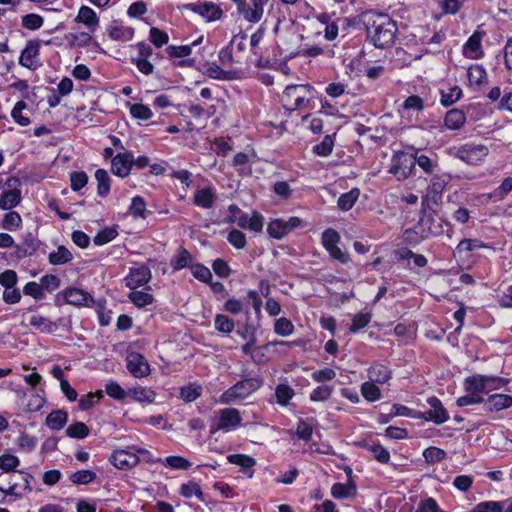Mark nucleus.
I'll use <instances>...</instances> for the list:
<instances>
[{"label": "nucleus", "instance_id": "nucleus-63", "mask_svg": "<svg viewBox=\"0 0 512 512\" xmlns=\"http://www.w3.org/2000/svg\"><path fill=\"white\" fill-rule=\"evenodd\" d=\"M371 321V315L369 313L356 314L352 319V324L349 327L351 333H356L359 330L366 327Z\"/></svg>", "mask_w": 512, "mask_h": 512}, {"label": "nucleus", "instance_id": "nucleus-30", "mask_svg": "<svg viewBox=\"0 0 512 512\" xmlns=\"http://www.w3.org/2000/svg\"><path fill=\"white\" fill-rule=\"evenodd\" d=\"M68 41L72 46L87 47L93 45L96 51L102 50L100 45L93 41L92 36L87 32L72 33L69 35Z\"/></svg>", "mask_w": 512, "mask_h": 512}, {"label": "nucleus", "instance_id": "nucleus-18", "mask_svg": "<svg viewBox=\"0 0 512 512\" xmlns=\"http://www.w3.org/2000/svg\"><path fill=\"white\" fill-rule=\"evenodd\" d=\"M264 217L257 211H253L249 216L240 210L238 217V226L242 229H248L253 232H260L263 229Z\"/></svg>", "mask_w": 512, "mask_h": 512}, {"label": "nucleus", "instance_id": "nucleus-31", "mask_svg": "<svg viewBox=\"0 0 512 512\" xmlns=\"http://www.w3.org/2000/svg\"><path fill=\"white\" fill-rule=\"evenodd\" d=\"M203 392V388L196 382L189 383L179 389V397L186 403H190L198 399Z\"/></svg>", "mask_w": 512, "mask_h": 512}, {"label": "nucleus", "instance_id": "nucleus-44", "mask_svg": "<svg viewBox=\"0 0 512 512\" xmlns=\"http://www.w3.org/2000/svg\"><path fill=\"white\" fill-rule=\"evenodd\" d=\"M512 191V177L505 178L499 187L489 194L494 202L502 201Z\"/></svg>", "mask_w": 512, "mask_h": 512}, {"label": "nucleus", "instance_id": "nucleus-2", "mask_svg": "<svg viewBox=\"0 0 512 512\" xmlns=\"http://www.w3.org/2000/svg\"><path fill=\"white\" fill-rule=\"evenodd\" d=\"M313 88L308 84L289 85L281 95V103L288 111L306 108L312 96Z\"/></svg>", "mask_w": 512, "mask_h": 512}, {"label": "nucleus", "instance_id": "nucleus-32", "mask_svg": "<svg viewBox=\"0 0 512 512\" xmlns=\"http://www.w3.org/2000/svg\"><path fill=\"white\" fill-rule=\"evenodd\" d=\"M29 324L42 333H52L57 329L55 323L39 314L32 315Z\"/></svg>", "mask_w": 512, "mask_h": 512}, {"label": "nucleus", "instance_id": "nucleus-36", "mask_svg": "<svg viewBox=\"0 0 512 512\" xmlns=\"http://www.w3.org/2000/svg\"><path fill=\"white\" fill-rule=\"evenodd\" d=\"M14 247L16 256L24 258L36 252L38 245L36 240L31 235H28L22 244L14 245Z\"/></svg>", "mask_w": 512, "mask_h": 512}, {"label": "nucleus", "instance_id": "nucleus-61", "mask_svg": "<svg viewBox=\"0 0 512 512\" xmlns=\"http://www.w3.org/2000/svg\"><path fill=\"white\" fill-rule=\"evenodd\" d=\"M43 23V17L38 14L30 13L22 17V26L28 30H38Z\"/></svg>", "mask_w": 512, "mask_h": 512}, {"label": "nucleus", "instance_id": "nucleus-62", "mask_svg": "<svg viewBox=\"0 0 512 512\" xmlns=\"http://www.w3.org/2000/svg\"><path fill=\"white\" fill-rule=\"evenodd\" d=\"M423 457L428 463H437L446 458V452L438 447H428L423 451Z\"/></svg>", "mask_w": 512, "mask_h": 512}, {"label": "nucleus", "instance_id": "nucleus-5", "mask_svg": "<svg viewBox=\"0 0 512 512\" xmlns=\"http://www.w3.org/2000/svg\"><path fill=\"white\" fill-rule=\"evenodd\" d=\"M340 240L339 233L333 228H328L322 233V245L328 251L330 257L342 264H347L350 261V255L338 246Z\"/></svg>", "mask_w": 512, "mask_h": 512}, {"label": "nucleus", "instance_id": "nucleus-9", "mask_svg": "<svg viewBox=\"0 0 512 512\" xmlns=\"http://www.w3.org/2000/svg\"><path fill=\"white\" fill-rule=\"evenodd\" d=\"M242 422V417L236 408H224L217 412L216 430L230 431L237 428Z\"/></svg>", "mask_w": 512, "mask_h": 512}, {"label": "nucleus", "instance_id": "nucleus-45", "mask_svg": "<svg viewBox=\"0 0 512 512\" xmlns=\"http://www.w3.org/2000/svg\"><path fill=\"white\" fill-rule=\"evenodd\" d=\"M97 475L93 470L82 469L72 473L69 476V479L72 483L80 485V484H88L96 479Z\"/></svg>", "mask_w": 512, "mask_h": 512}, {"label": "nucleus", "instance_id": "nucleus-54", "mask_svg": "<svg viewBox=\"0 0 512 512\" xmlns=\"http://www.w3.org/2000/svg\"><path fill=\"white\" fill-rule=\"evenodd\" d=\"M130 114L133 118L143 121L149 120L153 116V113L148 106L138 103L130 105Z\"/></svg>", "mask_w": 512, "mask_h": 512}, {"label": "nucleus", "instance_id": "nucleus-56", "mask_svg": "<svg viewBox=\"0 0 512 512\" xmlns=\"http://www.w3.org/2000/svg\"><path fill=\"white\" fill-rule=\"evenodd\" d=\"M229 46L232 47L235 55H240L243 58V54L247 49V35L242 32L235 35L230 41Z\"/></svg>", "mask_w": 512, "mask_h": 512}, {"label": "nucleus", "instance_id": "nucleus-19", "mask_svg": "<svg viewBox=\"0 0 512 512\" xmlns=\"http://www.w3.org/2000/svg\"><path fill=\"white\" fill-rule=\"evenodd\" d=\"M510 407H512V396L508 394H492L485 401V409L489 412H499Z\"/></svg>", "mask_w": 512, "mask_h": 512}, {"label": "nucleus", "instance_id": "nucleus-13", "mask_svg": "<svg viewBox=\"0 0 512 512\" xmlns=\"http://www.w3.org/2000/svg\"><path fill=\"white\" fill-rule=\"evenodd\" d=\"M133 163L134 156L132 152H120L111 160V171L114 175L125 178L130 174Z\"/></svg>", "mask_w": 512, "mask_h": 512}, {"label": "nucleus", "instance_id": "nucleus-17", "mask_svg": "<svg viewBox=\"0 0 512 512\" xmlns=\"http://www.w3.org/2000/svg\"><path fill=\"white\" fill-rule=\"evenodd\" d=\"M189 6L192 11L204 17L207 21L219 20L223 15L221 8L212 2L190 4Z\"/></svg>", "mask_w": 512, "mask_h": 512}, {"label": "nucleus", "instance_id": "nucleus-35", "mask_svg": "<svg viewBox=\"0 0 512 512\" xmlns=\"http://www.w3.org/2000/svg\"><path fill=\"white\" fill-rule=\"evenodd\" d=\"M73 255L65 246L61 245L56 251L50 252L48 261L51 265H63L72 261Z\"/></svg>", "mask_w": 512, "mask_h": 512}, {"label": "nucleus", "instance_id": "nucleus-22", "mask_svg": "<svg viewBox=\"0 0 512 512\" xmlns=\"http://www.w3.org/2000/svg\"><path fill=\"white\" fill-rule=\"evenodd\" d=\"M368 378L377 384H386L392 378V370L387 365L376 362L368 369Z\"/></svg>", "mask_w": 512, "mask_h": 512}, {"label": "nucleus", "instance_id": "nucleus-8", "mask_svg": "<svg viewBox=\"0 0 512 512\" xmlns=\"http://www.w3.org/2000/svg\"><path fill=\"white\" fill-rule=\"evenodd\" d=\"M19 184L17 178H9L6 181L8 186L7 190L2 191L0 195V209L1 210H12L17 207L22 199L21 190L16 187Z\"/></svg>", "mask_w": 512, "mask_h": 512}, {"label": "nucleus", "instance_id": "nucleus-37", "mask_svg": "<svg viewBox=\"0 0 512 512\" xmlns=\"http://www.w3.org/2000/svg\"><path fill=\"white\" fill-rule=\"evenodd\" d=\"M97 181V193L100 197H106L110 192V177L104 169H98L95 172Z\"/></svg>", "mask_w": 512, "mask_h": 512}, {"label": "nucleus", "instance_id": "nucleus-60", "mask_svg": "<svg viewBox=\"0 0 512 512\" xmlns=\"http://www.w3.org/2000/svg\"><path fill=\"white\" fill-rule=\"evenodd\" d=\"M146 212V203L141 196H135L132 198L131 205L129 207V213L134 218H144Z\"/></svg>", "mask_w": 512, "mask_h": 512}, {"label": "nucleus", "instance_id": "nucleus-46", "mask_svg": "<svg viewBox=\"0 0 512 512\" xmlns=\"http://www.w3.org/2000/svg\"><path fill=\"white\" fill-rule=\"evenodd\" d=\"M462 96V89L459 86H453L448 91L441 90L440 102L443 106L449 107L458 101Z\"/></svg>", "mask_w": 512, "mask_h": 512}, {"label": "nucleus", "instance_id": "nucleus-52", "mask_svg": "<svg viewBox=\"0 0 512 512\" xmlns=\"http://www.w3.org/2000/svg\"><path fill=\"white\" fill-rule=\"evenodd\" d=\"M480 248H488V245L478 239H463L457 245L456 250L459 253H467Z\"/></svg>", "mask_w": 512, "mask_h": 512}, {"label": "nucleus", "instance_id": "nucleus-41", "mask_svg": "<svg viewBox=\"0 0 512 512\" xmlns=\"http://www.w3.org/2000/svg\"><path fill=\"white\" fill-rule=\"evenodd\" d=\"M267 232L272 238L275 239H282L289 233L287 225L284 223L283 219H275L271 221L268 224Z\"/></svg>", "mask_w": 512, "mask_h": 512}, {"label": "nucleus", "instance_id": "nucleus-47", "mask_svg": "<svg viewBox=\"0 0 512 512\" xmlns=\"http://www.w3.org/2000/svg\"><path fill=\"white\" fill-rule=\"evenodd\" d=\"M26 108L27 103L23 100H20L15 104V106L11 110L12 119L22 127H26L30 124V118L22 114V111Z\"/></svg>", "mask_w": 512, "mask_h": 512}, {"label": "nucleus", "instance_id": "nucleus-16", "mask_svg": "<svg viewBox=\"0 0 512 512\" xmlns=\"http://www.w3.org/2000/svg\"><path fill=\"white\" fill-rule=\"evenodd\" d=\"M127 369L136 378L146 377L150 374V365L139 353H130L127 356Z\"/></svg>", "mask_w": 512, "mask_h": 512}, {"label": "nucleus", "instance_id": "nucleus-7", "mask_svg": "<svg viewBox=\"0 0 512 512\" xmlns=\"http://www.w3.org/2000/svg\"><path fill=\"white\" fill-rule=\"evenodd\" d=\"M146 449L139 448L130 450H116L114 451L109 460L118 469L129 470L137 466L140 462L138 454H148Z\"/></svg>", "mask_w": 512, "mask_h": 512}, {"label": "nucleus", "instance_id": "nucleus-26", "mask_svg": "<svg viewBox=\"0 0 512 512\" xmlns=\"http://www.w3.org/2000/svg\"><path fill=\"white\" fill-rule=\"evenodd\" d=\"M465 122V113L457 108L449 110L444 117V124L450 130H459Z\"/></svg>", "mask_w": 512, "mask_h": 512}, {"label": "nucleus", "instance_id": "nucleus-34", "mask_svg": "<svg viewBox=\"0 0 512 512\" xmlns=\"http://www.w3.org/2000/svg\"><path fill=\"white\" fill-rule=\"evenodd\" d=\"M68 419V414L64 410H54L46 417V425L51 430L62 429Z\"/></svg>", "mask_w": 512, "mask_h": 512}, {"label": "nucleus", "instance_id": "nucleus-58", "mask_svg": "<svg viewBox=\"0 0 512 512\" xmlns=\"http://www.w3.org/2000/svg\"><path fill=\"white\" fill-rule=\"evenodd\" d=\"M413 155L415 156V165H418L425 173L433 174L438 166L436 161L423 154L417 155L416 153Z\"/></svg>", "mask_w": 512, "mask_h": 512}, {"label": "nucleus", "instance_id": "nucleus-15", "mask_svg": "<svg viewBox=\"0 0 512 512\" xmlns=\"http://www.w3.org/2000/svg\"><path fill=\"white\" fill-rule=\"evenodd\" d=\"M484 36V31L476 30L468 38L466 43L463 45V55L466 58L476 60L484 56V51L482 48V39Z\"/></svg>", "mask_w": 512, "mask_h": 512}, {"label": "nucleus", "instance_id": "nucleus-53", "mask_svg": "<svg viewBox=\"0 0 512 512\" xmlns=\"http://www.w3.org/2000/svg\"><path fill=\"white\" fill-rule=\"evenodd\" d=\"M117 235L118 232L115 228L107 227L96 234L93 242L95 245L101 246L114 240Z\"/></svg>", "mask_w": 512, "mask_h": 512}, {"label": "nucleus", "instance_id": "nucleus-20", "mask_svg": "<svg viewBox=\"0 0 512 512\" xmlns=\"http://www.w3.org/2000/svg\"><path fill=\"white\" fill-rule=\"evenodd\" d=\"M417 228L423 238L437 236L443 232L441 223L430 215L422 217Z\"/></svg>", "mask_w": 512, "mask_h": 512}, {"label": "nucleus", "instance_id": "nucleus-11", "mask_svg": "<svg viewBox=\"0 0 512 512\" xmlns=\"http://www.w3.org/2000/svg\"><path fill=\"white\" fill-rule=\"evenodd\" d=\"M430 409L423 413L422 418L426 421L440 425L449 420L448 411L444 408L442 402L436 397L432 396L427 399Z\"/></svg>", "mask_w": 512, "mask_h": 512}, {"label": "nucleus", "instance_id": "nucleus-48", "mask_svg": "<svg viewBox=\"0 0 512 512\" xmlns=\"http://www.w3.org/2000/svg\"><path fill=\"white\" fill-rule=\"evenodd\" d=\"M89 427L83 422H75L66 429V435L70 438L84 439L89 435Z\"/></svg>", "mask_w": 512, "mask_h": 512}, {"label": "nucleus", "instance_id": "nucleus-4", "mask_svg": "<svg viewBox=\"0 0 512 512\" xmlns=\"http://www.w3.org/2000/svg\"><path fill=\"white\" fill-rule=\"evenodd\" d=\"M415 168V156L403 151H397L392 155L388 172L399 181L406 180Z\"/></svg>", "mask_w": 512, "mask_h": 512}, {"label": "nucleus", "instance_id": "nucleus-27", "mask_svg": "<svg viewBox=\"0 0 512 512\" xmlns=\"http://www.w3.org/2000/svg\"><path fill=\"white\" fill-rule=\"evenodd\" d=\"M215 200V193L211 187H205L198 189L193 198V202L196 206L209 209L213 206Z\"/></svg>", "mask_w": 512, "mask_h": 512}, {"label": "nucleus", "instance_id": "nucleus-51", "mask_svg": "<svg viewBox=\"0 0 512 512\" xmlns=\"http://www.w3.org/2000/svg\"><path fill=\"white\" fill-rule=\"evenodd\" d=\"M227 460L229 463L241 466L245 469H250L256 465V460L253 457L244 454L228 455Z\"/></svg>", "mask_w": 512, "mask_h": 512}, {"label": "nucleus", "instance_id": "nucleus-21", "mask_svg": "<svg viewBox=\"0 0 512 512\" xmlns=\"http://www.w3.org/2000/svg\"><path fill=\"white\" fill-rule=\"evenodd\" d=\"M63 296L68 304L74 306H87L90 302H93V298L89 293L78 288L65 289Z\"/></svg>", "mask_w": 512, "mask_h": 512}, {"label": "nucleus", "instance_id": "nucleus-3", "mask_svg": "<svg viewBox=\"0 0 512 512\" xmlns=\"http://www.w3.org/2000/svg\"><path fill=\"white\" fill-rule=\"evenodd\" d=\"M261 385L262 381L259 378L241 380L222 393L220 402L222 404H229L241 401L258 390Z\"/></svg>", "mask_w": 512, "mask_h": 512}, {"label": "nucleus", "instance_id": "nucleus-25", "mask_svg": "<svg viewBox=\"0 0 512 512\" xmlns=\"http://www.w3.org/2000/svg\"><path fill=\"white\" fill-rule=\"evenodd\" d=\"M150 287H146L143 290H131L128 298L138 308H144L153 303L154 297L149 292Z\"/></svg>", "mask_w": 512, "mask_h": 512}, {"label": "nucleus", "instance_id": "nucleus-23", "mask_svg": "<svg viewBox=\"0 0 512 512\" xmlns=\"http://www.w3.org/2000/svg\"><path fill=\"white\" fill-rule=\"evenodd\" d=\"M75 21L83 23L92 31H94L99 26V18L96 12L91 7L86 5L80 7Z\"/></svg>", "mask_w": 512, "mask_h": 512}, {"label": "nucleus", "instance_id": "nucleus-38", "mask_svg": "<svg viewBox=\"0 0 512 512\" xmlns=\"http://www.w3.org/2000/svg\"><path fill=\"white\" fill-rule=\"evenodd\" d=\"M108 35L113 40L129 41L134 37V29L125 26H110Z\"/></svg>", "mask_w": 512, "mask_h": 512}, {"label": "nucleus", "instance_id": "nucleus-43", "mask_svg": "<svg viewBox=\"0 0 512 512\" xmlns=\"http://www.w3.org/2000/svg\"><path fill=\"white\" fill-rule=\"evenodd\" d=\"M361 394L370 402H375L381 398L380 389L377 387L376 383L371 380L366 381L361 385Z\"/></svg>", "mask_w": 512, "mask_h": 512}, {"label": "nucleus", "instance_id": "nucleus-12", "mask_svg": "<svg viewBox=\"0 0 512 512\" xmlns=\"http://www.w3.org/2000/svg\"><path fill=\"white\" fill-rule=\"evenodd\" d=\"M40 41L37 39L27 41L24 49L21 51L19 64L30 70H36L39 66L37 58L40 53Z\"/></svg>", "mask_w": 512, "mask_h": 512}, {"label": "nucleus", "instance_id": "nucleus-57", "mask_svg": "<svg viewBox=\"0 0 512 512\" xmlns=\"http://www.w3.org/2000/svg\"><path fill=\"white\" fill-rule=\"evenodd\" d=\"M219 59L223 65L231 66L233 63H241L242 57L235 55L234 50L229 45L219 52Z\"/></svg>", "mask_w": 512, "mask_h": 512}, {"label": "nucleus", "instance_id": "nucleus-42", "mask_svg": "<svg viewBox=\"0 0 512 512\" xmlns=\"http://www.w3.org/2000/svg\"><path fill=\"white\" fill-rule=\"evenodd\" d=\"M22 226V218L16 211H9L2 219V228L8 231H14Z\"/></svg>", "mask_w": 512, "mask_h": 512}, {"label": "nucleus", "instance_id": "nucleus-10", "mask_svg": "<svg viewBox=\"0 0 512 512\" xmlns=\"http://www.w3.org/2000/svg\"><path fill=\"white\" fill-rule=\"evenodd\" d=\"M151 271L148 266L140 265L132 267L128 275L124 278L126 287L130 290L138 289L140 286L146 285L151 280Z\"/></svg>", "mask_w": 512, "mask_h": 512}, {"label": "nucleus", "instance_id": "nucleus-14", "mask_svg": "<svg viewBox=\"0 0 512 512\" xmlns=\"http://www.w3.org/2000/svg\"><path fill=\"white\" fill-rule=\"evenodd\" d=\"M264 7L257 0H243L237 11L247 22L258 23L263 17Z\"/></svg>", "mask_w": 512, "mask_h": 512}, {"label": "nucleus", "instance_id": "nucleus-50", "mask_svg": "<svg viewBox=\"0 0 512 512\" xmlns=\"http://www.w3.org/2000/svg\"><path fill=\"white\" fill-rule=\"evenodd\" d=\"M294 390L286 384H279L275 389L277 403L286 406L294 396Z\"/></svg>", "mask_w": 512, "mask_h": 512}, {"label": "nucleus", "instance_id": "nucleus-1", "mask_svg": "<svg viewBox=\"0 0 512 512\" xmlns=\"http://www.w3.org/2000/svg\"><path fill=\"white\" fill-rule=\"evenodd\" d=\"M367 35L377 48H385L394 43L397 25L387 14L370 13L366 16Z\"/></svg>", "mask_w": 512, "mask_h": 512}, {"label": "nucleus", "instance_id": "nucleus-24", "mask_svg": "<svg viewBox=\"0 0 512 512\" xmlns=\"http://www.w3.org/2000/svg\"><path fill=\"white\" fill-rule=\"evenodd\" d=\"M488 378L482 375H473L467 377L464 381V388L467 393H473L478 396L486 391Z\"/></svg>", "mask_w": 512, "mask_h": 512}, {"label": "nucleus", "instance_id": "nucleus-59", "mask_svg": "<svg viewBox=\"0 0 512 512\" xmlns=\"http://www.w3.org/2000/svg\"><path fill=\"white\" fill-rule=\"evenodd\" d=\"M274 332L280 336H289L294 332V325L289 319L281 317L275 321Z\"/></svg>", "mask_w": 512, "mask_h": 512}, {"label": "nucleus", "instance_id": "nucleus-64", "mask_svg": "<svg viewBox=\"0 0 512 512\" xmlns=\"http://www.w3.org/2000/svg\"><path fill=\"white\" fill-rule=\"evenodd\" d=\"M180 493L185 498H191L193 496L201 498L203 495L200 486L194 481L182 484L180 487Z\"/></svg>", "mask_w": 512, "mask_h": 512}, {"label": "nucleus", "instance_id": "nucleus-28", "mask_svg": "<svg viewBox=\"0 0 512 512\" xmlns=\"http://www.w3.org/2000/svg\"><path fill=\"white\" fill-rule=\"evenodd\" d=\"M128 396H130L134 401L150 404L154 402L156 393L151 388L138 386L129 389Z\"/></svg>", "mask_w": 512, "mask_h": 512}, {"label": "nucleus", "instance_id": "nucleus-49", "mask_svg": "<svg viewBox=\"0 0 512 512\" xmlns=\"http://www.w3.org/2000/svg\"><path fill=\"white\" fill-rule=\"evenodd\" d=\"M334 148V139L330 135H326L323 140L313 147V152L320 157L329 156Z\"/></svg>", "mask_w": 512, "mask_h": 512}, {"label": "nucleus", "instance_id": "nucleus-40", "mask_svg": "<svg viewBox=\"0 0 512 512\" xmlns=\"http://www.w3.org/2000/svg\"><path fill=\"white\" fill-rule=\"evenodd\" d=\"M359 195L360 190L358 188H353L349 192L342 194L337 201L338 207L343 211L350 210L358 200Z\"/></svg>", "mask_w": 512, "mask_h": 512}, {"label": "nucleus", "instance_id": "nucleus-29", "mask_svg": "<svg viewBox=\"0 0 512 512\" xmlns=\"http://www.w3.org/2000/svg\"><path fill=\"white\" fill-rule=\"evenodd\" d=\"M467 78L472 86H481L487 82V72L480 64H472L467 71Z\"/></svg>", "mask_w": 512, "mask_h": 512}, {"label": "nucleus", "instance_id": "nucleus-6", "mask_svg": "<svg viewBox=\"0 0 512 512\" xmlns=\"http://www.w3.org/2000/svg\"><path fill=\"white\" fill-rule=\"evenodd\" d=\"M489 153L487 146L475 143H466L457 148L456 157L469 165H479Z\"/></svg>", "mask_w": 512, "mask_h": 512}, {"label": "nucleus", "instance_id": "nucleus-39", "mask_svg": "<svg viewBox=\"0 0 512 512\" xmlns=\"http://www.w3.org/2000/svg\"><path fill=\"white\" fill-rule=\"evenodd\" d=\"M203 40V37L201 36L197 40L193 41L190 45H181V46H174L170 45L167 48V53L170 57L173 58H182L186 57L191 54L192 47L199 45Z\"/></svg>", "mask_w": 512, "mask_h": 512}, {"label": "nucleus", "instance_id": "nucleus-55", "mask_svg": "<svg viewBox=\"0 0 512 512\" xmlns=\"http://www.w3.org/2000/svg\"><path fill=\"white\" fill-rule=\"evenodd\" d=\"M105 392L115 400H124L128 396V391L126 392L117 382L112 380L105 385Z\"/></svg>", "mask_w": 512, "mask_h": 512}, {"label": "nucleus", "instance_id": "nucleus-33", "mask_svg": "<svg viewBox=\"0 0 512 512\" xmlns=\"http://www.w3.org/2000/svg\"><path fill=\"white\" fill-rule=\"evenodd\" d=\"M356 493V485L353 482L347 484L335 483L331 487V495L336 499H346L355 496Z\"/></svg>", "mask_w": 512, "mask_h": 512}]
</instances>
